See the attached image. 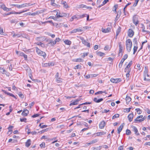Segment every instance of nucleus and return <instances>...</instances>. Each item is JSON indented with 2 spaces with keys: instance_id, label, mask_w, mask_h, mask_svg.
Masks as SVG:
<instances>
[{
  "instance_id": "obj_21",
  "label": "nucleus",
  "mask_w": 150,
  "mask_h": 150,
  "mask_svg": "<svg viewBox=\"0 0 150 150\" xmlns=\"http://www.w3.org/2000/svg\"><path fill=\"white\" fill-rule=\"evenodd\" d=\"M106 134V132L102 131L100 132H98L96 133L97 136H99L100 135H103L105 134Z\"/></svg>"
},
{
  "instance_id": "obj_48",
  "label": "nucleus",
  "mask_w": 150,
  "mask_h": 150,
  "mask_svg": "<svg viewBox=\"0 0 150 150\" xmlns=\"http://www.w3.org/2000/svg\"><path fill=\"white\" fill-rule=\"evenodd\" d=\"M0 34L1 35H5L4 34L3 30L2 28L0 27Z\"/></svg>"
},
{
  "instance_id": "obj_38",
  "label": "nucleus",
  "mask_w": 150,
  "mask_h": 150,
  "mask_svg": "<svg viewBox=\"0 0 150 150\" xmlns=\"http://www.w3.org/2000/svg\"><path fill=\"white\" fill-rule=\"evenodd\" d=\"M135 110L137 111V114H140L142 112V110L139 108H136Z\"/></svg>"
},
{
  "instance_id": "obj_17",
  "label": "nucleus",
  "mask_w": 150,
  "mask_h": 150,
  "mask_svg": "<svg viewBox=\"0 0 150 150\" xmlns=\"http://www.w3.org/2000/svg\"><path fill=\"white\" fill-rule=\"evenodd\" d=\"M119 51H120V52H123V47L122 45L121 44V42H119Z\"/></svg>"
},
{
  "instance_id": "obj_34",
  "label": "nucleus",
  "mask_w": 150,
  "mask_h": 150,
  "mask_svg": "<svg viewBox=\"0 0 150 150\" xmlns=\"http://www.w3.org/2000/svg\"><path fill=\"white\" fill-rule=\"evenodd\" d=\"M1 8L4 11H9V9L5 6L3 5L1 6Z\"/></svg>"
},
{
  "instance_id": "obj_18",
  "label": "nucleus",
  "mask_w": 150,
  "mask_h": 150,
  "mask_svg": "<svg viewBox=\"0 0 150 150\" xmlns=\"http://www.w3.org/2000/svg\"><path fill=\"white\" fill-rule=\"evenodd\" d=\"M121 31V27H119L117 28V29L116 30V39H117V36L119 34Z\"/></svg>"
},
{
  "instance_id": "obj_27",
  "label": "nucleus",
  "mask_w": 150,
  "mask_h": 150,
  "mask_svg": "<svg viewBox=\"0 0 150 150\" xmlns=\"http://www.w3.org/2000/svg\"><path fill=\"white\" fill-rule=\"evenodd\" d=\"M64 42L66 44L69 45H70L71 43V41L68 40H65Z\"/></svg>"
},
{
  "instance_id": "obj_2",
  "label": "nucleus",
  "mask_w": 150,
  "mask_h": 150,
  "mask_svg": "<svg viewBox=\"0 0 150 150\" xmlns=\"http://www.w3.org/2000/svg\"><path fill=\"white\" fill-rule=\"evenodd\" d=\"M146 118V117L144 116V117L143 115H141L138 116L137 117L136 119L134 120V122L135 123H138L144 121Z\"/></svg>"
},
{
  "instance_id": "obj_20",
  "label": "nucleus",
  "mask_w": 150,
  "mask_h": 150,
  "mask_svg": "<svg viewBox=\"0 0 150 150\" xmlns=\"http://www.w3.org/2000/svg\"><path fill=\"white\" fill-rule=\"evenodd\" d=\"M61 4L64 5L63 6L64 8H67L69 7L65 1H61Z\"/></svg>"
},
{
  "instance_id": "obj_24",
  "label": "nucleus",
  "mask_w": 150,
  "mask_h": 150,
  "mask_svg": "<svg viewBox=\"0 0 150 150\" xmlns=\"http://www.w3.org/2000/svg\"><path fill=\"white\" fill-rule=\"evenodd\" d=\"M96 54L100 57H102L105 55V53L102 52H101L99 51H96Z\"/></svg>"
},
{
  "instance_id": "obj_64",
  "label": "nucleus",
  "mask_w": 150,
  "mask_h": 150,
  "mask_svg": "<svg viewBox=\"0 0 150 150\" xmlns=\"http://www.w3.org/2000/svg\"><path fill=\"white\" fill-rule=\"evenodd\" d=\"M123 148L122 146H121L118 148V150H123Z\"/></svg>"
},
{
  "instance_id": "obj_61",
  "label": "nucleus",
  "mask_w": 150,
  "mask_h": 150,
  "mask_svg": "<svg viewBox=\"0 0 150 150\" xmlns=\"http://www.w3.org/2000/svg\"><path fill=\"white\" fill-rule=\"evenodd\" d=\"M64 127V125H58L57 126V128H61V129H63Z\"/></svg>"
},
{
  "instance_id": "obj_37",
  "label": "nucleus",
  "mask_w": 150,
  "mask_h": 150,
  "mask_svg": "<svg viewBox=\"0 0 150 150\" xmlns=\"http://www.w3.org/2000/svg\"><path fill=\"white\" fill-rule=\"evenodd\" d=\"M137 48H138V47H137V45H134V47L133 48V50H134V52H133V54H135V53L137 51Z\"/></svg>"
},
{
  "instance_id": "obj_44",
  "label": "nucleus",
  "mask_w": 150,
  "mask_h": 150,
  "mask_svg": "<svg viewBox=\"0 0 150 150\" xmlns=\"http://www.w3.org/2000/svg\"><path fill=\"white\" fill-rule=\"evenodd\" d=\"M41 51L40 50L38 47H36V52L37 54L39 55L40 52H41Z\"/></svg>"
},
{
  "instance_id": "obj_52",
  "label": "nucleus",
  "mask_w": 150,
  "mask_h": 150,
  "mask_svg": "<svg viewBox=\"0 0 150 150\" xmlns=\"http://www.w3.org/2000/svg\"><path fill=\"white\" fill-rule=\"evenodd\" d=\"M7 95H9V96H11L13 97L14 98L16 99V96L12 93H11L8 92V93H7Z\"/></svg>"
},
{
  "instance_id": "obj_16",
  "label": "nucleus",
  "mask_w": 150,
  "mask_h": 150,
  "mask_svg": "<svg viewBox=\"0 0 150 150\" xmlns=\"http://www.w3.org/2000/svg\"><path fill=\"white\" fill-rule=\"evenodd\" d=\"M98 141V139H95L90 141V142L89 143L87 144V145L88 146H89L91 144H94V143H96Z\"/></svg>"
},
{
  "instance_id": "obj_41",
  "label": "nucleus",
  "mask_w": 150,
  "mask_h": 150,
  "mask_svg": "<svg viewBox=\"0 0 150 150\" xmlns=\"http://www.w3.org/2000/svg\"><path fill=\"white\" fill-rule=\"evenodd\" d=\"M1 72L2 74H6V71L3 68H0Z\"/></svg>"
},
{
  "instance_id": "obj_8",
  "label": "nucleus",
  "mask_w": 150,
  "mask_h": 150,
  "mask_svg": "<svg viewBox=\"0 0 150 150\" xmlns=\"http://www.w3.org/2000/svg\"><path fill=\"white\" fill-rule=\"evenodd\" d=\"M29 113V111L27 109H24L23 110L22 113V115L23 116H25L28 115Z\"/></svg>"
},
{
  "instance_id": "obj_7",
  "label": "nucleus",
  "mask_w": 150,
  "mask_h": 150,
  "mask_svg": "<svg viewBox=\"0 0 150 150\" xmlns=\"http://www.w3.org/2000/svg\"><path fill=\"white\" fill-rule=\"evenodd\" d=\"M132 127L133 129V131L134 132L135 134L137 136L139 135V133L138 132V129L137 127L133 125L132 126Z\"/></svg>"
},
{
  "instance_id": "obj_6",
  "label": "nucleus",
  "mask_w": 150,
  "mask_h": 150,
  "mask_svg": "<svg viewBox=\"0 0 150 150\" xmlns=\"http://www.w3.org/2000/svg\"><path fill=\"white\" fill-rule=\"evenodd\" d=\"M122 81V80L120 78L114 79L112 78L110 79V81L112 82L115 83H117Z\"/></svg>"
},
{
  "instance_id": "obj_9",
  "label": "nucleus",
  "mask_w": 150,
  "mask_h": 150,
  "mask_svg": "<svg viewBox=\"0 0 150 150\" xmlns=\"http://www.w3.org/2000/svg\"><path fill=\"white\" fill-rule=\"evenodd\" d=\"M79 100H80L76 99V100H72L71 101V103L69 105L70 106H71V105H77L78 103V102Z\"/></svg>"
},
{
  "instance_id": "obj_47",
  "label": "nucleus",
  "mask_w": 150,
  "mask_h": 150,
  "mask_svg": "<svg viewBox=\"0 0 150 150\" xmlns=\"http://www.w3.org/2000/svg\"><path fill=\"white\" fill-rule=\"evenodd\" d=\"M131 133V131L128 129H127L126 130V134L127 135H129Z\"/></svg>"
},
{
  "instance_id": "obj_57",
  "label": "nucleus",
  "mask_w": 150,
  "mask_h": 150,
  "mask_svg": "<svg viewBox=\"0 0 150 150\" xmlns=\"http://www.w3.org/2000/svg\"><path fill=\"white\" fill-rule=\"evenodd\" d=\"M45 143L43 142L41 144H40V146L41 148H44L45 147Z\"/></svg>"
},
{
  "instance_id": "obj_12",
  "label": "nucleus",
  "mask_w": 150,
  "mask_h": 150,
  "mask_svg": "<svg viewBox=\"0 0 150 150\" xmlns=\"http://www.w3.org/2000/svg\"><path fill=\"white\" fill-rule=\"evenodd\" d=\"M133 115V113H130L128 116L127 118L129 122H131L132 120Z\"/></svg>"
},
{
  "instance_id": "obj_14",
  "label": "nucleus",
  "mask_w": 150,
  "mask_h": 150,
  "mask_svg": "<svg viewBox=\"0 0 150 150\" xmlns=\"http://www.w3.org/2000/svg\"><path fill=\"white\" fill-rule=\"evenodd\" d=\"M74 19H78L80 18H82L84 17V15H75L73 16Z\"/></svg>"
},
{
  "instance_id": "obj_51",
  "label": "nucleus",
  "mask_w": 150,
  "mask_h": 150,
  "mask_svg": "<svg viewBox=\"0 0 150 150\" xmlns=\"http://www.w3.org/2000/svg\"><path fill=\"white\" fill-rule=\"evenodd\" d=\"M47 129H43L42 130L39 132L38 133H41V134L42 133H43L44 132H47Z\"/></svg>"
},
{
  "instance_id": "obj_25",
  "label": "nucleus",
  "mask_w": 150,
  "mask_h": 150,
  "mask_svg": "<svg viewBox=\"0 0 150 150\" xmlns=\"http://www.w3.org/2000/svg\"><path fill=\"white\" fill-rule=\"evenodd\" d=\"M127 57L128 55L127 54L125 55L124 56L123 58L121 59L120 62H122L123 63L124 61L127 58Z\"/></svg>"
},
{
  "instance_id": "obj_50",
  "label": "nucleus",
  "mask_w": 150,
  "mask_h": 150,
  "mask_svg": "<svg viewBox=\"0 0 150 150\" xmlns=\"http://www.w3.org/2000/svg\"><path fill=\"white\" fill-rule=\"evenodd\" d=\"M18 95L19 96L22 98H24L23 95L21 92H19L18 93Z\"/></svg>"
},
{
  "instance_id": "obj_49",
  "label": "nucleus",
  "mask_w": 150,
  "mask_h": 150,
  "mask_svg": "<svg viewBox=\"0 0 150 150\" xmlns=\"http://www.w3.org/2000/svg\"><path fill=\"white\" fill-rule=\"evenodd\" d=\"M35 3L33 4H31L30 3H25V6H26V7L27 6H32L34 4H35Z\"/></svg>"
},
{
  "instance_id": "obj_62",
  "label": "nucleus",
  "mask_w": 150,
  "mask_h": 150,
  "mask_svg": "<svg viewBox=\"0 0 150 150\" xmlns=\"http://www.w3.org/2000/svg\"><path fill=\"white\" fill-rule=\"evenodd\" d=\"M49 36H51L52 38H53L55 37V35L54 34H52L50 33H49L48 34Z\"/></svg>"
},
{
  "instance_id": "obj_23",
  "label": "nucleus",
  "mask_w": 150,
  "mask_h": 150,
  "mask_svg": "<svg viewBox=\"0 0 150 150\" xmlns=\"http://www.w3.org/2000/svg\"><path fill=\"white\" fill-rule=\"evenodd\" d=\"M39 55L43 56L44 58H45L46 57V53L45 52L42 51Z\"/></svg>"
},
{
  "instance_id": "obj_1",
  "label": "nucleus",
  "mask_w": 150,
  "mask_h": 150,
  "mask_svg": "<svg viewBox=\"0 0 150 150\" xmlns=\"http://www.w3.org/2000/svg\"><path fill=\"white\" fill-rule=\"evenodd\" d=\"M126 45L127 51L129 52L131 51L132 46V42L130 39H128L126 40Z\"/></svg>"
},
{
  "instance_id": "obj_56",
  "label": "nucleus",
  "mask_w": 150,
  "mask_h": 150,
  "mask_svg": "<svg viewBox=\"0 0 150 150\" xmlns=\"http://www.w3.org/2000/svg\"><path fill=\"white\" fill-rule=\"evenodd\" d=\"M20 121L21 122H27L26 121L27 119L25 118H20Z\"/></svg>"
},
{
  "instance_id": "obj_35",
  "label": "nucleus",
  "mask_w": 150,
  "mask_h": 150,
  "mask_svg": "<svg viewBox=\"0 0 150 150\" xmlns=\"http://www.w3.org/2000/svg\"><path fill=\"white\" fill-rule=\"evenodd\" d=\"M21 36V34H14L13 35V38L17 37L18 38L20 37Z\"/></svg>"
},
{
  "instance_id": "obj_10",
  "label": "nucleus",
  "mask_w": 150,
  "mask_h": 150,
  "mask_svg": "<svg viewBox=\"0 0 150 150\" xmlns=\"http://www.w3.org/2000/svg\"><path fill=\"white\" fill-rule=\"evenodd\" d=\"M111 28L108 27L107 28L105 29L103 28L102 29V31L104 33H107L110 32V31Z\"/></svg>"
},
{
  "instance_id": "obj_45",
  "label": "nucleus",
  "mask_w": 150,
  "mask_h": 150,
  "mask_svg": "<svg viewBox=\"0 0 150 150\" xmlns=\"http://www.w3.org/2000/svg\"><path fill=\"white\" fill-rule=\"evenodd\" d=\"M13 127V126L11 125L9 126L8 127V129L9 132H12V128Z\"/></svg>"
},
{
  "instance_id": "obj_46",
  "label": "nucleus",
  "mask_w": 150,
  "mask_h": 150,
  "mask_svg": "<svg viewBox=\"0 0 150 150\" xmlns=\"http://www.w3.org/2000/svg\"><path fill=\"white\" fill-rule=\"evenodd\" d=\"M118 6V5L117 4L115 5L114 6V10L113 11L114 12H116V9L117 8Z\"/></svg>"
},
{
  "instance_id": "obj_15",
  "label": "nucleus",
  "mask_w": 150,
  "mask_h": 150,
  "mask_svg": "<svg viewBox=\"0 0 150 150\" xmlns=\"http://www.w3.org/2000/svg\"><path fill=\"white\" fill-rule=\"evenodd\" d=\"M103 100V98H101L98 99L97 98H94L93 99V101L97 103H99L100 102L102 101Z\"/></svg>"
},
{
  "instance_id": "obj_31",
  "label": "nucleus",
  "mask_w": 150,
  "mask_h": 150,
  "mask_svg": "<svg viewBox=\"0 0 150 150\" xmlns=\"http://www.w3.org/2000/svg\"><path fill=\"white\" fill-rule=\"evenodd\" d=\"M121 14V10H119L117 13V18H119Z\"/></svg>"
},
{
  "instance_id": "obj_58",
  "label": "nucleus",
  "mask_w": 150,
  "mask_h": 150,
  "mask_svg": "<svg viewBox=\"0 0 150 150\" xmlns=\"http://www.w3.org/2000/svg\"><path fill=\"white\" fill-rule=\"evenodd\" d=\"M40 115V114H34L32 116V117L33 118H35L39 116Z\"/></svg>"
},
{
  "instance_id": "obj_39",
  "label": "nucleus",
  "mask_w": 150,
  "mask_h": 150,
  "mask_svg": "<svg viewBox=\"0 0 150 150\" xmlns=\"http://www.w3.org/2000/svg\"><path fill=\"white\" fill-rule=\"evenodd\" d=\"M131 108H125L123 109V111L124 112H130Z\"/></svg>"
},
{
  "instance_id": "obj_19",
  "label": "nucleus",
  "mask_w": 150,
  "mask_h": 150,
  "mask_svg": "<svg viewBox=\"0 0 150 150\" xmlns=\"http://www.w3.org/2000/svg\"><path fill=\"white\" fill-rule=\"evenodd\" d=\"M122 124H121L118 129L117 133L119 134L120 133V132L122 130V129L123 128V125H122Z\"/></svg>"
},
{
  "instance_id": "obj_63",
  "label": "nucleus",
  "mask_w": 150,
  "mask_h": 150,
  "mask_svg": "<svg viewBox=\"0 0 150 150\" xmlns=\"http://www.w3.org/2000/svg\"><path fill=\"white\" fill-rule=\"evenodd\" d=\"M48 66H52L54 65V64L52 62H50L48 63Z\"/></svg>"
},
{
  "instance_id": "obj_42",
  "label": "nucleus",
  "mask_w": 150,
  "mask_h": 150,
  "mask_svg": "<svg viewBox=\"0 0 150 150\" xmlns=\"http://www.w3.org/2000/svg\"><path fill=\"white\" fill-rule=\"evenodd\" d=\"M88 54V52L84 53L83 54V55H82L81 57H83V58H84L86 56H87Z\"/></svg>"
},
{
  "instance_id": "obj_40",
  "label": "nucleus",
  "mask_w": 150,
  "mask_h": 150,
  "mask_svg": "<svg viewBox=\"0 0 150 150\" xmlns=\"http://www.w3.org/2000/svg\"><path fill=\"white\" fill-rule=\"evenodd\" d=\"M56 82L57 83H61L62 82L61 79L60 78L55 79Z\"/></svg>"
},
{
  "instance_id": "obj_30",
  "label": "nucleus",
  "mask_w": 150,
  "mask_h": 150,
  "mask_svg": "<svg viewBox=\"0 0 150 150\" xmlns=\"http://www.w3.org/2000/svg\"><path fill=\"white\" fill-rule=\"evenodd\" d=\"M142 32H149V33H150V32L149 31H147V30H144V29H145L144 26V25L143 24H142Z\"/></svg>"
},
{
  "instance_id": "obj_59",
  "label": "nucleus",
  "mask_w": 150,
  "mask_h": 150,
  "mask_svg": "<svg viewBox=\"0 0 150 150\" xmlns=\"http://www.w3.org/2000/svg\"><path fill=\"white\" fill-rule=\"evenodd\" d=\"M125 72H130V70L128 68L127 69L126 67L125 69Z\"/></svg>"
},
{
  "instance_id": "obj_60",
  "label": "nucleus",
  "mask_w": 150,
  "mask_h": 150,
  "mask_svg": "<svg viewBox=\"0 0 150 150\" xmlns=\"http://www.w3.org/2000/svg\"><path fill=\"white\" fill-rule=\"evenodd\" d=\"M23 56L24 57L25 60H27V59L28 56L27 55L24 53Z\"/></svg>"
},
{
  "instance_id": "obj_55",
  "label": "nucleus",
  "mask_w": 150,
  "mask_h": 150,
  "mask_svg": "<svg viewBox=\"0 0 150 150\" xmlns=\"http://www.w3.org/2000/svg\"><path fill=\"white\" fill-rule=\"evenodd\" d=\"M83 60L81 58H78L76 59V62H81L83 61Z\"/></svg>"
},
{
  "instance_id": "obj_13",
  "label": "nucleus",
  "mask_w": 150,
  "mask_h": 150,
  "mask_svg": "<svg viewBox=\"0 0 150 150\" xmlns=\"http://www.w3.org/2000/svg\"><path fill=\"white\" fill-rule=\"evenodd\" d=\"M31 144V141L30 139H28L25 143V146L27 147H28L30 146Z\"/></svg>"
},
{
  "instance_id": "obj_29",
  "label": "nucleus",
  "mask_w": 150,
  "mask_h": 150,
  "mask_svg": "<svg viewBox=\"0 0 150 150\" xmlns=\"http://www.w3.org/2000/svg\"><path fill=\"white\" fill-rule=\"evenodd\" d=\"M26 7L25 4H23L21 5H17V7L18 8H23Z\"/></svg>"
},
{
  "instance_id": "obj_28",
  "label": "nucleus",
  "mask_w": 150,
  "mask_h": 150,
  "mask_svg": "<svg viewBox=\"0 0 150 150\" xmlns=\"http://www.w3.org/2000/svg\"><path fill=\"white\" fill-rule=\"evenodd\" d=\"M16 54L19 56H23L24 53L20 51H16Z\"/></svg>"
},
{
  "instance_id": "obj_4",
  "label": "nucleus",
  "mask_w": 150,
  "mask_h": 150,
  "mask_svg": "<svg viewBox=\"0 0 150 150\" xmlns=\"http://www.w3.org/2000/svg\"><path fill=\"white\" fill-rule=\"evenodd\" d=\"M81 39L82 41V43L84 44L86 46L88 47H90V43L86 41L83 38H81Z\"/></svg>"
},
{
  "instance_id": "obj_53",
  "label": "nucleus",
  "mask_w": 150,
  "mask_h": 150,
  "mask_svg": "<svg viewBox=\"0 0 150 150\" xmlns=\"http://www.w3.org/2000/svg\"><path fill=\"white\" fill-rule=\"evenodd\" d=\"M17 21L16 19L12 20L10 21V22L12 23H17Z\"/></svg>"
},
{
  "instance_id": "obj_3",
  "label": "nucleus",
  "mask_w": 150,
  "mask_h": 150,
  "mask_svg": "<svg viewBox=\"0 0 150 150\" xmlns=\"http://www.w3.org/2000/svg\"><path fill=\"white\" fill-rule=\"evenodd\" d=\"M132 21L133 23L137 26L139 23L138 16L136 15L134 16L133 17Z\"/></svg>"
},
{
  "instance_id": "obj_22",
  "label": "nucleus",
  "mask_w": 150,
  "mask_h": 150,
  "mask_svg": "<svg viewBox=\"0 0 150 150\" xmlns=\"http://www.w3.org/2000/svg\"><path fill=\"white\" fill-rule=\"evenodd\" d=\"M61 14V13L58 14V12H57V14H56L57 17L59 18V17H63L64 16L65 17V16H67V14H64V15H62V14Z\"/></svg>"
},
{
  "instance_id": "obj_11",
  "label": "nucleus",
  "mask_w": 150,
  "mask_h": 150,
  "mask_svg": "<svg viewBox=\"0 0 150 150\" xmlns=\"http://www.w3.org/2000/svg\"><path fill=\"white\" fill-rule=\"evenodd\" d=\"M105 125V123L104 121H102L99 124V128L100 129H103Z\"/></svg>"
},
{
  "instance_id": "obj_33",
  "label": "nucleus",
  "mask_w": 150,
  "mask_h": 150,
  "mask_svg": "<svg viewBox=\"0 0 150 150\" xmlns=\"http://www.w3.org/2000/svg\"><path fill=\"white\" fill-rule=\"evenodd\" d=\"M54 26H55L57 28L58 27H60V26H62V23H60L59 24L57 23H54V24L53 25Z\"/></svg>"
},
{
  "instance_id": "obj_43",
  "label": "nucleus",
  "mask_w": 150,
  "mask_h": 150,
  "mask_svg": "<svg viewBox=\"0 0 150 150\" xmlns=\"http://www.w3.org/2000/svg\"><path fill=\"white\" fill-rule=\"evenodd\" d=\"M119 116V114H115L114 115H113L112 117V119H113L115 118H117Z\"/></svg>"
},
{
  "instance_id": "obj_54",
  "label": "nucleus",
  "mask_w": 150,
  "mask_h": 150,
  "mask_svg": "<svg viewBox=\"0 0 150 150\" xmlns=\"http://www.w3.org/2000/svg\"><path fill=\"white\" fill-rule=\"evenodd\" d=\"M81 66L80 65H77L75 67V69H80L81 68Z\"/></svg>"
},
{
  "instance_id": "obj_36",
  "label": "nucleus",
  "mask_w": 150,
  "mask_h": 150,
  "mask_svg": "<svg viewBox=\"0 0 150 150\" xmlns=\"http://www.w3.org/2000/svg\"><path fill=\"white\" fill-rule=\"evenodd\" d=\"M148 70L147 69H146L144 72V80L145 78H146V76L147 74H148Z\"/></svg>"
},
{
  "instance_id": "obj_32",
  "label": "nucleus",
  "mask_w": 150,
  "mask_h": 150,
  "mask_svg": "<svg viewBox=\"0 0 150 150\" xmlns=\"http://www.w3.org/2000/svg\"><path fill=\"white\" fill-rule=\"evenodd\" d=\"M133 42L134 43V45H137V39L136 38H134L133 40Z\"/></svg>"
},
{
  "instance_id": "obj_26",
  "label": "nucleus",
  "mask_w": 150,
  "mask_h": 150,
  "mask_svg": "<svg viewBox=\"0 0 150 150\" xmlns=\"http://www.w3.org/2000/svg\"><path fill=\"white\" fill-rule=\"evenodd\" d=\"M126 100L127 104H128L131 100V98L127 96L126 98Z\"/></svg>"
},
{
  "instance_id": "obj_5",
  "label": "nucleus",
  "mask_w": 150,
  "mask_h": 150,
  "mask_svg": "<svg viewBox=\"0 0 150 150\" xmlns=\"http://www.w3.org/2000/svg\"><path fill=\"white\" fill-rule=\"evenodd\" d=\"M134 32L132 29H129L128 31V35L130 37L132 38L134 35Z\"/></svg>"
}]
</instances>
